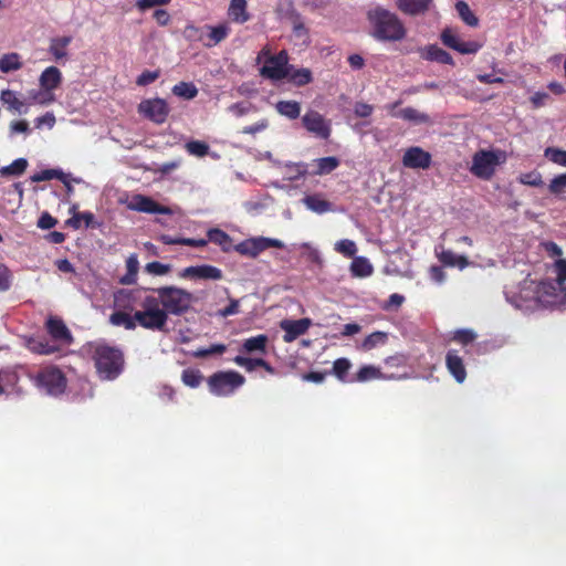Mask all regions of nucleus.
Returning a JSON list of instances; mask_svg holds the SVG:
<instances>
[{"label": "nucleus", "mask_w": 566, "mask_h": 566, "mask_svg": "<svg viewBox=\"0 0 566 566\" xmlns=\"http://www.w3.org/2000/svg\"><path fill=\"white\" fill-rule=\"evenodd\" d=\"M420 56L427 61H434L441 64L454 65L453 57L446 50L436 44L420 49Z\"/></svg>", "instance_id": "22"}, {"label": "nucleus", "mask_w": 566, "mask_h": 566, "mask_svg": "<svg viewBox=\"0 0 566 566\" xmlns=\"http://www.w3.org/2000/svg\"><path fill=\"white\" fill-rule=\"evenodd\" d=\"M268 344V336L264 334H260L258 336H253L247 338L242 345V350L245 353H265Z\"/></svg>", "instance_id": "34"}, {"label": "nucleus", "mask_w": 566, "mask_h": 566, "mask_svg": "<svg viewBox=\"0 0 566 566\" xmlns=\"http://www.w3.org/2000/svg\"><path fill=\"white\" fill-rule=\"evenodd\" d=\"M24 346L36 355H53L61 352V346L49 342L43 336H31L25 338Z\"/></svg>", "instance_id": "19"}, {"label": "nucleus", "mask_w": 566, "mask_h": 566, "mask_svg": "<svg viewBox=\"0 0 566 566\" xmlns=\"http://www.w3.org/2000/svg\"><path fill=\"white\" fill-rule=\"evenodd\" d=\"M0 99L8 106L10 111L22 113L24 103L17 96V93L11 90H4L0 94Z\"/></svg>", "instance_id": "40"}, {"label": "nucleus", "mask_w": 566, "mask_h": 566, "mask_svg": "<svg viewBox=\"0 0 566 566\" xmlns=\"http://www.w3.org/2000/svg\"><path fill=\"white\" fill-rule=\"evenodd\" d=\"M292 24H293L294 36L302 39L304 43H308L310 42L308 29L305 27V24L300 15H296L293 19Z\"/></svg>", "instance_id": "55"}, {"label": "nucleus", "mask_w": 566, "mask_h": 566, "mask_svg": "<svg viewBox=\"0 0 566 566\" xmlns=\"http://www.w3.org/2000/svg\"><path fill=\"white\" fill-rule=\"evenodd\" d=\"M233 361L241 367H244L248 371L254 370L256 367H260L264 364L263 358H249L243 356L234 357Z\"/></svg>", "instance_id": "57"}, {"label": "nucleus", "mask_w": 566, "mask_h": 566, "mask_svg": "<svg viewBox=\"0 0 566 566\" xmlns=\"http://www.w3.org/2000/svg\"><path fill=\"white\" fill-rule=\"evenodd\" d=\"M30 379L34 386L51 396L62 395L67 386L64 373L56 366H48L31 375Z\"/></svg>", "instance_id": "5"}, {"label": "nucleus", "mask_w": 566, "mask_h": 566, "mask_svg": "<svg viewBox=\"0 0 566 566\" xmlns=\"http://www.w3.org/2000/svg\"><path fill=\"white\" fill-rule=\"evenodd\" d=\"M455 9L464 23H467L470 27H476L479 24V19L471 11L469 4L465 1L459 0L455 3Z\"/></svg>", "instance_id": "42"}, {"label": "nucleus", "mask_w": 566, "mask_h": 566, "mask_svg": "<svg viewBox=\"0 0 566 566\" xmlns=\"http://www.w3.org/2000/svg\"><path fill=\"white\" fill-rule=\"evenodd\" d=\"M22 67L20 55L18 53H8L0 57V71L9 73Z\"/></svg>", "instance_id": "39"}, {"label": "nucleus", "mask_w": 566, "mask_h": 566, "mask_svg": "<svg viewBox=\"0 0 566 566\" xmlns=\"http://www.w3.org/2000/svg\"><path fill=\"white\" fill-rule=\"evenodd\" d=\"M374 112V106L364 102H357L354 105V113L357 117H369Z\"/></svg>", "instance_id": "62"}, {"label": "nucleus", "mask_w": 566, "mask_h": 566, "mask_svg": "<svg viewBox=\"0 0 566 566\" xmlns=\"http://www.w3.org/2000/svg\"><path fill=\"white\" fill-rule=\"evenodd\" d=\"M72 40L71 35L56 36L50 40L49 52L55 61L67 57V46Z\"/></svg>", "instance_id": "27"}, {"label": "nucleus", "mask_w": 566, "mask_h": 566, "mask_svg": "<svg viewBox=\"0 0 566 566\" xmlns=\"http://www.w3.org/2000/svg\"><path fill=\"white\" fill-rule=\"evenodd\" d=\"M153 18L156 20L158 25L166 27L170 23V14L165 9H156L153 13Z\"/></svg>", "instance_id": "64"}, {"label": "nucleus", "mask_w": 566, "mask_h": 566, "mask_svg": "<svg viewBox=\"0 0 566 566\" xmlns=\"http://www.w3.org/2000/svg\"><path fill=\"white\" fill-rule=\"evenodd\" d=\"M285 78L296 86H304L313 81V75L310 69H295L290 65L289 75Z\"/></svg>", "instance_id": "29"}, {"label": "nucleus", "mask_w": 566, "mask_h": 566, "mask_svg": "<svg viewBox=\"0 0 566 566\" xmlns=\"http://www.w3.org/2000/svg\"><path fill=\"white\" fill-rule=\"evenodd\" d=\"M518 182L526 186L541 187L543 186V178L538 171L533 170L530 172L521 174L518 176Z\"/></svg>", "instance_id": "53"}, {"label": "nucleus", "mask_w": 566, "mask_h": 566, "mask_svg": "<svg viewBox=\"0 0 566 566\" xmlns=\"http://www.w3.org/2000/svg\"><path fill=\"white\" fill-rule=\"evenodd\" d=\"M62 83V73L56 66H48L39 77L41 91L31 94L32 99L41 105L54 102L53 91Z\"/></svg>", "instance_id": "7"}, {"label": "nucleus", "mask_w": 566, "mask_h": 566, "mask_svg": "<svg viewBox=\"0 0 566 566\" xmlns=\"http://www.w3.org/2000/svg\"><path fill=\"white\" fill-rule=\"evenodd\" d=\"M431 161V154L418 146L409 147L402 157V165L412 169H428Z\"/></svg>", "instance_id": "16"}, {"label": "nucleus", "mask_w": 566, "mask_h": 566, "mask_svg": "<svg viewBox=\"0 0 566 566\" xmlns=\"http://www.w3.org/2000/svg\"><path fill=\"white\" fill-rule=\"evenodd\" d=\"M186 149L190 155L205 157L209 151V145L200 140H190L186 144Z\"/></svg>", "instance_id": "54"}, {"label": "nucleus", "mask_w": 566, "mask_h": 566, "mask_svg": "<svg viewBox=\"0 0 566 566\" xmlns=\"http://www.w3.org/2000/svg\"><path fill=\"white\" fill-rule=\"evenodd\" d=\"M544 156L552 163L562 167H566V150L555 147H547L544 151Z\"/></svg>", "instance_id": "50"}, {"label": "nucleus", "mask_w": 566, "mask_h": 566, "mask_svg": "<svg viewBox=\"0 0 566 566\" xmlns=\"http://www.w3.org/2000/svg\"><path fill=\"white\" fill-rule=\"evenodd\" d=\"M270 248L283 249L284 243L279 239L258 237L241 241L233 247V250L241 255L256 258L263 251Z\"/></svg>", "instance_id": "8"}, {"label": "nucleus", "mask_w": 566, "mask_h": 566, "mask_svg": "<svg viewBox=\"0 0 566 566\" xmlns=\"http://www.w3.org/2000/svg\"><path fill=\"white\" fill-rule=\"evenodd\" d=\"M446 367L457 382L462 384L467 378V369L463 358L458 350L450 349L446 355Z\"/></svg>", "instance_id": "20"}, {"label": "nucleus", "mask_w": 566, "mask_h": 566, "mask_svg": "<svg viewBox=\"0 0 566 566\" xmlns=\"http://www.w3.org/2000/svg\"><path fill=\"white\" fill-rule=\"evenodd\" d=\"M95 217L91 211L84 212H74L73 217L66 221V223L74 229H80L82 227V222H84L85 228H95Z\"/></svg>", "instance_id": "36"}, {"label": "nucleus", "mask_w": 566, "mask_h": 566, "mask_svg": "<svg viewBox=\"0 0 566 566\" xmlns=\"http://www.w3.org/2000/svg\"><path fill=\"white\" fill-rule=\"evenodd\" d=\"M11 286V272L7 265L0 262V292L8 291Z\"/></svg>", "instance_id": "60"}, {"label": "nucleus", "mask_w": 566, "mask_h": 566, "mask_svg": "<svg viewBox=\"0 0 566 566\" xmlns=\"http://www.w3.org/2000/svg\"><path fill=\"white\" fill-rule=\"evenodd\" d=\"M134 291L120 290L115 293V304L118 307L124 310H133V306L129 304L132 300H134Z\"/></svg>", "instance_id": "56"}, {"label": "nucleus", "mask_w": 566, "mask_h": 566, "mask_svg": "<svg viewBox=\"0 0 566 566\" xmlns=\"http://www.w3.org/2000/svg\"><path fill=\"white\" fill-rule=\"evenodd\" d=\"M171 91L174 95L184 99H193L198 95V88L192 82H179Z\"/></svg>", "instance_id": "37"}, {"label": "nucleus", "mask_w": 566, "mask_h": 566, "mask_svg": "<svg viewBox=\"0 0 566 566\" xmlns=\"http://www.w3.org/2000/svg\"><path fill=\"white\" fill-rule=\"evenodd\" d=\"M302 202L308 210L318 214L333 210L332 203L324 199L321 193L307 195L302 199Z\"/></svg>", "instance_id": "26"}, {"label": "nucleus", "mask_w": 566, "mask_h": 566, "mask_svg": "<svg viewBox=\"0 0 566 566\" xmlns=\"http://www.w3.org/2000/svg\"><path fill=\"white\" fill-rule=\"evenodd\" d=\"M109 323L114 326H123L127 331H133L137 326L135 314L130 316L124 311H115L109 316Z\"/></svg>", "instance_id": "30"}, {"label": "nucleus", "mask_w": 566, "mask_h": 566, "mask_svg": "<svg viewBox=\"0 0 566 566\" xmlns=\"http://www.w3.org/2000/svg\"><path fill=\"white\" fill-rule=\"evenodd\" d=\"M380 378H382V374L379 368L371 365H365L360 367L359 370L356 373L353 381L366 382L373 379Z\"/></svg>", "instance_id": "38"}, {"label": "nucleus", "mask_w": 566, "mask_h": 566, "mask_svg": "<svg viewBox=\"0 0 566 566\" xmlns=\"http://www.w3.org/2000/svg\"><path fill=\"white\" fill-rule=\"evenodd\" d=\"M205 28L208 31L207 41L203 42V45L206 48H212V46L219 44L220 42H222L223 40H226L228 38V35L230 34V31H231L228 23H221L218 25L206 24Z\"/></svg>", "instance_id": "23"}, {"label": "nucleus", "mask_w": 566, "mask_h": 566, "mask_svg": "<svg viewBox=\"0 0 566 566\" xmlns=\"http://www.w3.org/2000/svg\"><path fill=\"white\" fill-rule=\"evenodd\" d=\"M127 273L120 277L119 283L130 285L136 283L139 262L137 255L132 254L126 260Z\"/></svg>", "instance_id": "35"}, {"label": "nucleus", "mask_w": 566, "mask_h": 566, "mask_svg": "<svg viewBox=\"0 0 566 566\" xmlns=\"http://www.w3.org/2000/svg\"><path fill=\"white\" fill-rule=\"evenodd\" d=\"M92 359L96 374L102 380H115L125 367L124 353L117 346L97 344L93 348Z\"/></svg>", "instance_id": "2"}, {"label": "nucleus", "mask_w": 566, "mask_h": 566, "mask_svg": "<svg viewBox=\"0 0 566 566\" xmlns=\"http://www.w3.org/2000/svg\"><path fill=\"white\" fill-rule=\"evenodd\" d=\"M179 277L187 280H213L218 281L223 277L222 271L210 264L192 265L185 268L179 272Z\"/></svg>", "instance_id": "14"}, {"label": "nucleus", "mask_w": 566, "mask_h": 566, "mask_svg": "<svg viewBox=\"0 0 566 566\" xmlns=\"http://www.w3.org/2000/svg\"><path fill=\"white\" fill-rule=\"evenodd\" d=\"M335 251L343 254L346 258H355L357 252L356 243L349 239H343L335 244Z\"/></svg>", "instance_id": "52"}, {"label": "nucleus", "mask_w": 566, "mask_h": 566, "mask_svg": "<svg viewBox=\"0 0 566 566\" xmlns=\"http://www.w3.org/2000/svg\"><path fill=\"white\" fill-rule=\"evenodd\" d=\"M159 77V72L157 71H144L136 80L137 85L146 86L155 82Z\"/></svg>", "instance_id": "61"}, {"label": "nucleus", "mask_w": 566, "mask_h": 566, "mask_svg": "<svg viewBox=\"0 0 566 566\" xmlns=\"http://www.w3.org/2000/svg\"><path fill=\"white\" fill-rule=\"evenodd\" d=\"M57 223V220L53 218L49 212H43L39 220H38V227L48 230L53 228Z\"/></svg>", "instance_id": "63"}, {"label": "nucleus", "mask_w": 566, "mask_h": 566, "mask_svg": "<svg viewBox=\"0 0 566 566\" xmlns=\"http://www.w3.org/2000/svg\"><path fill=\"white\" fill-rule=\"evenodd\" d=\"M478 338V334L471 328H460L452 333L450 340L462 346L472 344Z\"/></svg>", "instance_id": "41"}, {"label": "nucleus", "mask_w": 566, "mask_h": 566, "mask_svg": "<svg viewBox=\"0 0 566 566\" xmlns=\"http://www.w3.org/2000/svg\"><path fill=\"white\" fill-rule=\"evenodd\" d=\"M499 165V157L492 150H479L472 159L471 172L481 179H490Z\"/></svg>", "instance_id": "10"}, {"label": "nucleus", "mask_w": 566, "mask_h": 566, "mask_svg": "<svg viewBox=\"0 0 566 566\" xmlns=\"http://www.w3.org/2000/svg\"><path fill=\"white\" fill-rule=\"evenodd\" d=\"M317 169L315 174L326 175L335 170L339 166L338 158L334 156L318 158L316 160Z\"/></svg>", "instance_id": "46"}, {"label": "nucleus", "mask_w": 566, "mask_h": 566, "mask_svg": "<svg viewBox=\"0 0 566 566\" xmlns=\"http://www.w3.org/2000/svg\"><path fill=\"white\" fill-rule=\"evenodd\" d=\"M45 329L54 344L62 343L64 345H70L73 342L71 331L60 317L50 316L45 322Z\"/></svg>", "instance_id": "17"}, {"label": "nucleus", "mask_w": 566, "mask_h": 566, "mask_svg": "<svg viewBox=\"0 0 566 566\" xmlns=\"http://www.w3.org/2000/svg\"><path fill=\"white\" fill-rule=\"evenodd\" d=\"M302 125L308 133L321 139H328L332 134L331 122L314 109L307 111L302 116Z\"/></svg>", "instance_id": "12"}, {"label": "nucleus", "mask_w": 566, "mask_h": 566, "mask_svg": "<svg viewBox=\"0 0 566 566\" xmlns=\"http://www.w3.org/2000/svg\"><path fill=\"white\" fill-rule=\"evenodd\" d=\"M145 270L153 275H165L170 271V265L153 261L146 264Z\"/></svg>", "instance_id": "59"}, {"label": "nucleus", "mask_w": 566, "mask_h": 566, "mask_svg": "<svg viewBox=\"0 0 566 566\" xmlns=\"http://www.w3.org/2000/svg\"><path fill=\"white\" fill-rule=\"evenodd\" d=\"M432 0H397V8L405 14H423L430 8Z\"/></svg>", "instance_id": "24"}, {"label": "nucleus", "mask_w": 566, "mask_h": 566, "mask_svg": "<svg viewBox=\"0 0 566 566\" xmlns=\"http://www.w3.org/2000/svg\"><path fill=\"white\" fill-rule=\"evenodd\" d=\"M64 174L56 169H44L31 176V181L41 182L52 179L63 180Z\"/></svg>", "instance_id": "51"}, {"label": "nucleus", "mask_w": 566, "mask_h": 566, "mask_svg": "<svg viewBox=\"0 0 566 566\" xmlns=\"http://www.w3.org/2000/svg\"><path fill=\"white\" fill-rule=\"evenodd\" d=\"M312 322L310 318H301L296 321H282L281 328L284 331L283 339L286 343L295 340L297 337L304 335L310 328Z\"/></svg>", "instance_id": "18"}, {"label": "nucleus", "mask_w": 566, "mask_h": 566, "mask_svg": "<svg viewBox=\"0 0 566 566\" xmlns=\"http://www.w3.org/2000/svg\"><path fill=\"white\" fill-rule=\"evenodd\" d=\"M205 31L206 28L203 27H197L193 23H188L182 35L188 42H206L205 41Z\"/></svg>", "instance_id": "44"}, {"label": "nucleus", "mask_w": 566, "mask_h": 566, "mask_svg": "<svg viewBox=\"0 0 566 566\" xmlns=\"http://www.w3.org/2000/svg\"><path fill=\"white\" fill-rule=\"evenodd\" d=\"M203 379L202 374L198 369L187 368L181 374L182 382L191 388H197L200 386Z\"/></svg>", "instance_id": "47"}, {"label": "nucleus", "mask_w": 566, "mask_h": 566, "mask_svg": "<svg viewBox=\"0 0 566 566\" xmlns=\"http://www.w3.org/2000/svg\"><path fill=\"white\" fill-rule=\"evenodd\" d=\"M160 296L148 295L142 302L143 311L135 312V318L139 326L151 329L163 331L167 324V313L160 307Z\"/></svg>", "instance_id": "4"}, {"label": "nucleus", "mask_w": 566, "mask_h": 566, "mask_svg": "<svg viewBox=\"0 0 566 566\" xmlns=\"http://www.w3.org/2000/svg\"><path fill=\"white\" fill-rule=\"evenodd\" d=\"M155 292L160 296V303L167 316L186 314L195 302L192 293L174 285L158 287Z\"/></svg>", "instance_id": "3"}, {"label": "nucleus", "mask_w": 566, "mask_h": 566, "mask_svg": "<svg viewBox=\"0 0 566 566\" xmlns=\"http://www.w3.org/2000/svg\"><path fill=\"white\" fill-rule=\"evenodd\" d=\"M228 17L232 22L243 24L251 18L248 12L247 0H231L228 8Z\"/></svg>", "instance_id": "25"}, {"label": "nucleus", "mask_w": 566, "mask_h": 566, "mask_svg": "<svg viewBox=\"0 0 566 566\" xmlns=\"http://www.w3.org/2000/svg\"><path fill=\"white\" fill-rule=\"evenodd\" d=\"M400 102H396L390 105V115L396 118H401L406 122H410L413 124H427L430 122V117L426 113H421L413 107H406L400 111H395V108L399 105Z\"/></svg>", "instance_id": "21"}, {"label": "nucleus", "mask_w": 566, "mask_h": 566, "mask_svg": "<svg viewBox=\"0 0 566 566\" xmlns=\"http://www.w3.org/2000/svg\"><path fill=\"white\" fill-rule=\"evenodd\" d=\"M275 109L289 119H296L301 115V104L296 101H279L275 104Z\"/></svg>", "instance_id": "31"}, {"label": "nucleus", "mask_w": 566, "mask_h": 566, "mask_svg": "<svg viewBox=\"0 0 566 566\" xmlns=\"http://www.w3.org/2000/svg\"><path fill=\"white\" fill-rule=\"evenodd\" d=\"M352 367V363L347 358H338L333 364L332 374L340 381H346L347 374Z\"/></svg>", "instance_id": "49"}, {"label": "nucleus", "mask_w": 566, "mask_h": 566, "mask_svg": "<svg viewBox=\"0 0 566 566\" xmlns=\"http://www.w3.org/2000/svg\"><path fill=\"white\" fill-rule=\"evenodd\" d=\"M440 39L446 46L461 54H475L482 46L476 41H462L450 28L441 32Z\"/></svg>", "instance_id": "13"}, {"label": "nucleus", "mask_w": 566, "mask_h": 566, "mask_svg": "<svg viewBox=\"0 0 566 566\" xmlns=\"http://www.w3.org/2000/svg\"><path fill=\"white\" fill-rule=\"evenodd\" d=\"M208 242H212L221 248L223 252H229L233 249L231 237L223 230L213 228L207 232Z\"/></svg>", "instance_id": "28"}, {"label": "nucleus", "mask_w": 566, "mask_h": 566, "mask_svg": "<svg viewBox=\"0 0 566 566\" xmlns=\"http://www.w3.org/2000/svg\"><path fill=\"white\" fill-rule=\"evenodd\" d=\"M28 167V160L24 158H18L10 165L4 166L0 169L2 176H21Z\"/></svg>", "instance_id": "45"}, {"label": "nucleus", "mask_w": 566, "mask_h": 566, "mask_svg": "<svg viewBox=\"0 0 566 566\" xmlns=\"http://www.w3.org/2000/svg\"><path fill=\"white\" fill-rule=\"evenodd\" d=\"M287 179L295 181L307 174V164L305 163H290L285 166Z\"/></svg>", "instance_id": "48"}, {"label": "nucleus", "mask_w": 566, "mask_h": 566, "mask_svg": "<svg viewBox=\"0 0 566 566\" xmlns=\"http://www.w3.org/2000/svg\"><path fill=\"white\" fill-rule=\"evenodd\" d=\"M289 54L282 50L265 60L264 65L260 69V74L272 81H281L289 75Z\"/></svg>", "instance_id": "9"}, {"label": "nucleus", "mask_w": 566, "mask_h": 566, "mask_svg": "<svg viewBox=\"0 0 566 566\" xmlns=\"http://www.w3.org/2000/svg\"><path fill=\"white\" fill-rule=\"evenodd\" d=\"M388 335L385 332H374L369 334L361 343V349L363 350H371L373 348L384 345L387 343Z\"/></svg>", "instance_id": "43"}, {"label": "nucleus", "mask_w": 566, "mask_h": 566, "mask_svg": "<svg viewBox=\"0 0 566 566\" xmlns=\"http://www.w3.org/2000/svg\"><path fill=\"white\" fill-rule=\"evenodd\" d=\"M366 19L370 27V35L380 42H399L407 35V29L401 19L381 6L367 10Z\"/></svg>", "instance_id": "1"}, {"label": "nucleus", "mask_w": 566, "mask_h": 566, "mask_svg": "<svg viewBox=\"0 0 566 566\" xmlns=\"http://www.w3.org/2000/svg\"><path fill=\"white\" fill-rule=\"evenodd\" d=\"M439 261L446 266H458L464 269L469 264V260L464 255H457L451 250H443L438 254Z\"/></svg>", "instance_id": "33"}, {"label": "nucleus", "mask_w": 566, "mask_h": 566, "mask_svg": "<svg viewBox=\"0 0 566 566\" xmlns=\"http://www.w3.org/2000/svg\"><path fill=\"white\" fill-rule=\"evenodd\" d=\"M128 209L146 213L171 214L169 207L161 206L150 197L144 195H135L128 203Z\"/></svg>", "instance_id": "15"}, {"label": "nucleus", "mask_w": 566, "mask_h": 566, "mask_svg": "<svg viewBox=\"0 0 566 566\" xmlns=\"http://www.w3.org/2000/svg\"><path fill=\"white\" fill-rule=\"evenodd\" d=\"M566 188V172L554 177L549 185L548 190L552 195L560 196Z\"/></svg>", "instance_id": "58"}, {"label": "nucleus", "mask_w": 566, "mask_h": 566, "mask_svg": "<svg viewBox=\"0 0 566 566\" xmlns=\"http://www.w3.org/2000/svg\"><path fill=\"white\" fill-rule=\"evenodd\" d=\"M374 268L364 256H355L350 264V273L355 277H367L373 274Z\"/></svg>", "instance_id": "32"}, {"label": "nucleus", "mask_w": 566, "mask_h": 566, "mask_svg": "<svg viewBox=\"0 0 566 566\" xmlns=\"http://www.w3.org/2000/svg\"><path fill=\"white\" fill-rule=\"evenodd\" d=\"M245 378L235 370L217 371L208 380L209 391L214 396H229L240 388Z\"/></svg>", "instance_id": "6"}, {"label": "nucleus", "mask_w": 566, "mask_h": 566, "mask_svg": "<svg viewBox=\"0 0 566 566\" xmlns=\"http://www.w3.org/2000/svg\"><path fill=\"white\" fill-rule=\"evenodd\" d=\"M170 108L163 98H148L138 104V113L155 124H164L169 115Z\"/></svg>", "instance_id": "11"}]
</instances>
